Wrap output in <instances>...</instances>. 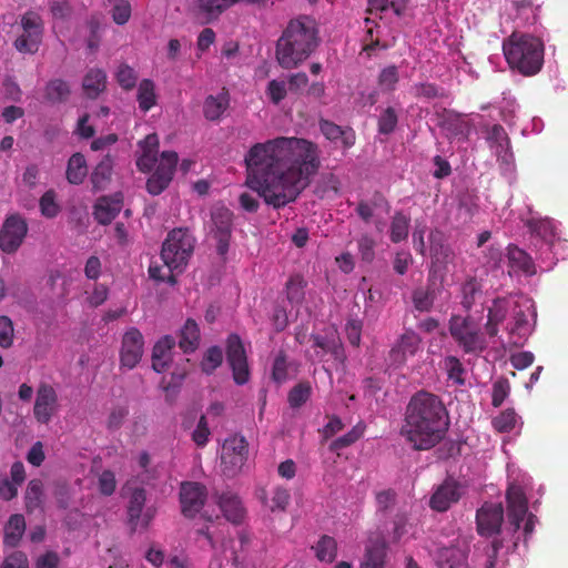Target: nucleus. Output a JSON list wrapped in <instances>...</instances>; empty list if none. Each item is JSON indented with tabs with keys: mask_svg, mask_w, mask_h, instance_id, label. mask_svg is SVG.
I'll return each instance as SVG.
<instances>
[{
	"mask_svg": "<svg viewBox=\"0 0 568 568\" xmlns=\"http://www.w3.org/2000/svg\"><path fill=\"white\" fill-rule=\"evenodd\" d=\"M26 531V520L20 514L9 517L4 526L3 545L7 547H17Z\"/></svg>",
	"mask_w": 568,
	"mask_h": 568,
	"instance_id": "31",
	"label": "nucleus"
},
{
	"mask_svg": "<svg viewBox=\"0 0 568 568\" xmlns=\"http://www.w3.org/2000/svg\"><path fill=\"white\" fill-rule=\"evenodd\" d=\"M175 346L174 337L165 335L160 338L152 351V368L156 373L165 372L171 363V352Z\"/></svg>",
	"mask_w": 568,
	"mask_h": 568,
	"instance_id": "26",
	"label": "nucleus"
},
{
	"mask_svg": "<svg viewBox=\"0 0 568 568\" xmlns=\"http://www.w3.org/2000/svg\"><path fill=\"white\" fill-rule=\"evenodd\" d=\"M444 274H437L436 270H430L425 287H417L412 292V302L414 308L422 313H428L433 310L434 303L444 291Z\"/></svg>",
	"mask_w": 568,
	"mask_h": 568,
	"instance_id": "11",
	"label": "nucleus"
},
{
	"mask_svg": "<svg viewBox=\"0 0 568 568\" xmlns=\"http://www.w3.org/2000/svg\"><path fill=\"white\" fill-rule=\"evenodd\" d=\"M375 240L368 234H362L357 240L358 254L363 262L372 263L375 258Z\"/></svg>",
	"mask_w": 568,
	"mask_h": 568,
	"instance_id": "53",
	"label": "nucleus"
},
{
	"mask_svg": "<svg viewBox=\"0 0 568 568\" xmlns=\"http://www.w3.org/2000/svg\"><path fill=\"white\" fill-rule=\"evenodd\" d=\"M43 498V484L40 479H32L29 481L26 490V508L29 513L34 511L42 505Z\"/></svg>",
	"mask_w": 568,
	"mask_h": 568,
	"instance_id": "43",
	"label": "nucleus"
},
{
	"mask_svg": "<svg viewBox=\"0 0 568 568\" xmlns=\"http://www.w3.org/2000/svg\"><path fill=\"white\" fill-rule=\"evenodd\" d=\"M316 557L321 561L332 562L337 555V544L333 537L323 536L314 547Z\"/></svg>",
	"mask_w": 568,
	"mask_h": 568,
	"instance_id": "46",
	"label": "nucleus"
},
{
	"mask_svg": "<svg viewBox=\"0 0 568 568\" xmlns=\"http://www.w3.org/2000/svg\"><path fill=\"white\" fill-rule=\"evenodd\" d=\"M320 42L316 21L308 16L290 20L276 42V60L283 69H294L303 63Z\"/></svg>",
	"mask_w": 568,
	"mask_h": 568,
	"instance_id": "3",
	"label": "nucleus"
},
{
	"mask_svg": "<svg viewBox=\"0 0 568 568\" xmlns=\"http://www.w3.org/2000/svg\"><path fill=\"white\" fill-rule=\"evenodd\" d=\"M113 160L110 155H105L93 169L90 181L94 192L105 190L112 180Z\"/></svg>",
	"mask_w": 568,
	"mask_h": 568,
	"instance_id": "29",
	"label": "nucleus"
},
{
	"mask_svg": "<svg viewBox=\"0 0 568 568\" xmlns=\"http://www.w3.org/2000/svg\"><path fill=\"white\" fill-rule=\"evenodd\" d=\"M145 500L146 493L143 488H134L132 490L128 506L129 523L132 526V530L138 528Z\"/></svg>",
	"mask_w": 568,
	"mask_h": 568,
	"instance_id": "36",
	"label": "nucleus"
},
{
	"mask_svg": "<svg viewBox=\"0 0 568 568\" xmlns=\"http://www.w3.org/2000/svg\"><path fill=\"white\" fill-rule=\"evenodd\" d=\"M291 500V494L288 489L277 486L272 491L271 504L268 508L271 511H284Z\"/></svg>",
	"mask_w": 568,
	"mask_h": 568,
	"instance_id": "57",
	"label": "nucleus"
},
{
	"mask_svg": "<svg viewBox=\"0 0 568 568\" xmlns=\"http://www.w3.org/2000/svg\"><path fill=\"white\" fill-rule=\"evenodd\" d=\"M314 347H318L323 353L331 354L336 361L343 362L345 354L341 342L336 338H328L322 335H312Z\"/></svg>",
	"mask_w": 568,
	"mask_h": 568,
	"instance_id": "41",
	"label": "nucleus"
},
{
	"mask_svg": "<svg viewBox=\"0 0 568 568\" xmlns=\"http://www.w3.org/2000/svg\"><path fill=\"white\" fill-rule=\"evenodd\" d=\"M28 233L27 221L19 214L8 216L0 231V248L8 254L14 253Z\"/></svg>",
	"mask_w": 568,
	"mask_h": 568,
	"instance_id": "16",
	"label": "nucleus"
},
{
	"mask_svg": "<svg viewBox=\"0 0 568 568\" xmlns=\"http://www.w3.org/2000/svg\"><path fill=\"white\" fill-rule=\"evenodd\" d=\"M123 194L115 192L112 195L100 196L93 205V216L101 225L110 224L123 207Z\"/></svg>",
	"mask_w": 568,
	"mask_h": 568,
	"instance_id": "24",
	"label": "nucleus"
},
{
	"mask_svg": "<svg viewBox=\"0 0 568 568\" xmlns=\"http://www.w3.org/2000/svg\"><path fill=\"white\" fill-rule=\"evenodd\" d=\"M82 87L88 98H98L106 88V73L99 68L90 69L83 78Z\"/></svg>",
	"mask_w": 568,
	"mask_h": 568,
	"instance_id": "30",
	"label": "nucleus"
},
{
	"mask_svg": "<svg viewBox=\"0 0 568 568\" xmlns=\"http://www.w3.org/2000/svg\"><path fill=\"white\" fill-rule=\"evenodd\" d=\"M226 359L233 373V379L237 385L248 382L250 369L246 353L242 339L236 334H231L226 343Z\"/></svg>",
	"mask_w": 568,
	"mask_h": 568,
	"instance_id": "13",
	"label": "nucleus"
},
{
	"mask_svg": "<svg viewBox=\"0 0 568 568\" xmlns=\"http://www.w3.org/2000/svg\"><path fill=\"white\" fill-rule=\"evenodd\" d=\"M212 233L216 240V251L221 256L229 252L233 230V213L225 206H216L212 210Z\"/></svg>",
	"mask_w": 568,
	"mask_h": 568,
	"instance_id": "14",
	"label": "nucleus"
},
{
	"mask_svg": "<svg viewBox=\"0 0 568 568\" xmlns=\"http://www.w3.org/2000/svg\"><path fill=\"white\" fill-rule=\"evenodd\" d=\"M20 26L22 33L14 40L13 47L20 53L34 54L43 38L42 18L37 12L29 10L21 16Z\"/></svg>",
	"mask_w": 568,
	"mask_h": 568,
	"instance_id": "8",
	"label": "nucleus"
},
{
	"mask_svg": "<svg viewBox=\"0 0 568 568\" xmlns=\"http://www.w3.org/2000/svg\"><path fill=\"white\" fill-rule=\"evenodd\" d=\"M179 155L174 151L161 153L160 162L146 181V190L151 195L161 194L171 183L176 170Z\"/></svg>",
	"mask_w": 568,
	"mask_h": 568,
	"instance_id": "10",
	"label": "nucleus"
},
{
	"mask_svg": "<svg viewBox=\"0 0 568 568\" xmlns=\"http://www.w3.org/2000/svg\"><path fill=\"white\" fill-rule=\"evenodd\" d=\"M388 544L382 532L372 534L365 546L359 568H386Z\"/></svg>",
	"mask_w": 568,
	"mask_h": 568,
	"instance_id": "21",
	"label": "nucleus"
},
{
	"mask_svg": "<svg viewBox=\"0 0 568 568\" xmlns=\"http://www.w3.org/2000/svg\"><path fill=\"white\" fill-rule=\"evenodd\" d=\"M88 175V165L87 160L82 153H74L70 156L65 178L70 184L79 185L81 184L85 176Z\"/></svg>",
	"mask_w": 568,
	"mask_h": 568,
	"instance_id": "34",
	"label": "nucleus"
},
{
	"mask_svg": "<svg viewBox=\"0 0 568 568\" xmlns=\"http://www.w3.org/2000/svg\"><path fill=\"white\" fill-rule=\"evenodd\" d=\"M217 504L221 511L229 521L234 524L242 521L244 517V508L236 495L230 491L222 493L217 496Z\"/></svg>",
	"mask_w": 568,
	"mask_h": 568,
	"instance_id": "28",
	"label": "nucleus"
},
{
	"mask_svg": "<svg viewBox=\"0 0 568 568\" xmlns=\"http://www.w3.org/2000/svg\"><path fill=\"white\" fill-rule=\"evenodd\" d=\"M306 282L300 274L292 275L285 285L286 298L292 305H300L305 297Z\"/></svg>",
	"mask_w": 568,
	"mask_h": 568,
	"instance_id": "40",
	"label": "nucleus"
},
{
	"mask_svg": "<svg viewBox=\"0 0 568 568\" xmlns=\"http://www.w3.org/2000/svg\"><path fill=\"white\" fill-rule=\"evenodd\" d=\"M312 394V387L308 382H300L288 393L287 400L292 408H298L304 405Z\"/></svg>",
	"mask_w": 568,
	"mask_h": 568,
	"instance_id": "47",
	"label": "nucleus"
},
{
	"mask_svg": "<svg viewBox=\"0 0 568 568\" xmlns=\"http://www.w3.org/2000/svg\"><path fill=\"white\" fill-rule=\"evenodd\" d=\"M526 226L531 234H535L542 240H548L554 236V226L550 219H535L527 220Z\"/></svg>",
	"mask_w": 568,
	"mask_h": 568,
	"instance_id": "48",
	"label": "nucleus"
},
{
	"mask_svg": "<svg viewBox=\"0 0 568 568\" xmlns=\"http://www.w3.org/2000/svg\"><path fill=\"white\" fill-rule=\"evenodd\" d=\"M149 275L152 280L156 282H166L171 285H174L176 283L174 272H169V268L165 266V264L163 266L158 264H151L149 266Z\"/></svg>",
	"mask_w": 568,
	"mask_h": 568,
	"instance_id": "63",
	"label": "nucleus"
},
{
	"mask_svg": "<svg viewBox=\"0 0 568 568\" xmlns=\"http://www.w3.org/2000/svg\"><path fill=\"white\" fill-rule=\"evenodd\" d=\"M481 283L476 277H468L462 285L460 304L466 311H469L476 300L481 295Z\"/></svg>",
	"mask_w": 568,
	"mask_h": 568,
	"instance_id": "42",
	"label": "nucleus"
},
{
	"mask_svg": "<svg viewBox=\"0 0 568 568\" xmlns=\"http://www.w3.org/2000/svg\"><path fill=\"white\" fill-rule=\"evenodd\" d=\"M444 367L449 379L454 381L460 386L465 384V378L463 377L465 368L456 356H447L444 359Z\"/></svg>",
	"mask_w": 568,
	"mask_h": 568,
	"instance_id": "51",
	"label": "nucleus"
},
{
	"mask_svg": "<svg viewBox=\"0 0 568 568\" xmlns=\"http://www.w3.org/2000/svg\"><path fill=\"white\" fill-rule=\"evenodd\" d=\"M503 52L509 68L524 77L536 75L544 65V43L528 33L513 32L503 41Z\"/></svg>",
	"mask_w": 568,
	"mask_h": 568,
	"instance_id": "5",
	"label": "nucleus"
},
{
	"mask_svg": "<svg viewBox=\"0 0 568 568\" xmlns=\"http://www.w3.org/2000/svg\"><path fill=\"white\" fill-rule=\"evenodd\" d=\"M494 428L499 433H508L516 426V413L514 409H506L493 419Z\"/></svg>",
	"mask_w": 568,
	"mask_h": 568,
	"instance_id": "55",
	"label": "nucleus"
},
{
	"mask_svg": "<svg viewBox=\"0 0 568 568\" xmlns=\"http://www.w3.org/2000/svg\"><path fill=\"white\" fill-rule=\"evenodd\" d=\"M466 487L453 477H447L434 490L429 507L438 513L447 511L452 505L457 504L465 494Z\"/></svg>",
	"mask_w": 568,
	"mask_h": 568,
	"instance_id": "15",
	"label": "nucleus"
},
{
	"mask_svg": "<svg viewBox=\"0 0 568 568\" xmlns=\"http://www.w3.org/2000/svg\"><path fill=\"white\" fill-rule=\"evenodd\" d=\"M227 92H221L217 95H209L204 100L203 114L209 121H217L229 106Z\"/></svg>",
	"mask_w": 568,
	"mask_h": 568,
	"instance_id": "33",
	"label": "nucleus"
},
{
	"mask_svg": "<svg viewBox=\"0 0 568 568\" xmlns=\"http://www.w3.org/2000/svg\"><path fill=\"white\" fill-rule=\"evenodd\" d=\"M245 164L246 184L257 196L242 193L241 207L255 213L262 197L267 205L281 209L297 199L318 170V150L305 139L280 136L251 146Z\"/></svg>",
	"mask_w": 568,
	"mask_h": 568,
	"instance_id": "1",
	"label": "nucleus"
},
{
	"mask_svg": "<svg viewBox=\"0 0 568 568\" xmlns=\"http://www.w3.org/2000/svg\"><path fill=\"white\" fill-rule=\"evenodd\" d=\"M144 338L136 327H130L122 337L120 352L121 365L132 369L141 361L143 355Z\"/></svg>",
	"mask_w": 568,
	"mask_h": 568,
	"instance_id": "18",
	"label": "nucleus"
},
{
	"mask_svg": "<svg viewBox=\"0 0 568 568\" xmlns=\"http://www.w3.org/2000/svg\"><path fill=\"white\" fill-rule=\"evenodd\" d=\"M60 408L55 388L45 382H41L36 392L33 417L40 424H49Z\"/></svg>",
	"mask_w": 568,
	"mask_h": 568,
	"instance_id": "12",
	"label": "nucleus"
},
{
	"mask_svg": "<svg viewBox=\"0 0 568 568\" xmlns=\"http://www.w3.org/2000/svg\"><path fill=\"white\" fill-rule=\"evenodd\" d=\"M131 12V4L128 0H115L111 10L113 21L120 26L129 21Z\"/></svg>",
	"mask_w": 568,
	"mask_h": 568,
	"instance_id": "59",
	"label": "nucleus"
},
{
	"mask_svg": "<svg viewBox=\"0 0 568 568\" xmlns=\"http://www.w3.org/2000/svg\"><path fill=\"white\" fill-rule=\"evenodd\" d=\"M195 239L186 227L169 232L161 251V258L169 272L182 273L193 254Z\"/></svg>",
	"mask_w": 568,
	"mask_h": 568,
	"instance_id": "6",
	"label": "nucleus"
},
{
	"mask_svg": "<svg viewBox=\"0 0 568 568\" xmlns=\"http://www.w3.org/2000/svg\"><path fill=\"white\" fill-rule=\"evenodd\" d=\"M449 334L466 354L479 355L487 348V341L478 324L470 316L453 315Z\"/></svg>",
	"mask_w": 568,
	"mask_h": 568,
	"instance_id": "7",
	"label": "nucleus"
},
{
	"mask_svg": "<svg viewBox=\"0 0 568 568\" xmlns=\"http://www.w3.org/2000/svg\"><path fill=\"white\" fill-rule=\"evenodd\" d=\"M399 75L395 65L384 68L378 75V85L383 91H394L398 83Z\"/></svg>",
	"mask_w": 568,
	"mask_h": 568,
	"instance_id": "54",
	"label": "nucleus"
},
{
	"mask_svg": "<svg viewBox=\"0 0 568 568\" xmlns=\"http://www.w3.org/2000/svg\"><path fill=\"white\" fill-rule=\"evenodd\" d=\"M288 376V364L286 359V355L283 351H281L273 363L272 368V378L281 384L287 379Z\"/></svg>",
	"mask_w": 568,
	"mask_h": 568,
	"instance_id": "60",
	"label": "nucleus"
},
{
	"mask_svg": "<svg viewBox=\"0 0 568 568\" xmlns=\"http://www.w3.org/2000/svg\"><path fill=\"white\" fill-rule=\"evenodd\" d=\"M320 129L324 136L332 141H341L345 149H348L355 144V132L352 128H342L329 120H321Z\"/></svg>",
	"mask_w": 568,
	"mask_h": 568,
	"instance_id": "27",
	"label": "nucleus"
},
{
	"mask_svg": "<svg viewBox=\"0 0 568 568\" xmlns=\"http://www.w3.org/2000/svg\"><path fill=\"white\" fill-rule=\"evenodd\" d=\"M223 362V353L219 346L210 347L201 363L202 371L212 374Z\"/></svg>",
	"mask_w": 568,
	"mask_h": 568,
	"instance_id": "52",
	"label": "nucleus"
},
{
	"mask_svg": "<svg viewBox=\"0 0 568 568\" xmlns=\"http://www.w3.org/2000/svg\"><path fill=\"white\" fill-rule=\"evenodd\" d=\"M248 457V443L244 436L233 435L226 438L221 452L222 471L226 477H234L245 465Z\"/></svg>",
	"mask_w": 568,
	"mask_h": 568,
	"instance_id": "9",
	"label": "nucleus"
},
{
	"mask_svg": "<svg viewBox=\"0 0 568 568\" xmlns=\"http://www.w3.org/2000/svg\"><path fill=\"white\" fill-rule=\"evenodd\" d=\"M136 100L143 112L150 111L156 104L155 84L150 79H143L138 87Z\"/></svg>",
	"mask_w": 568,
	"mask_h": 568,
	"instance_id": "39",
	"label": "nucleus"
},
{
	"mask_svg": "<svg viewBox=\"0 0 568 568\" xmlns=\"http://www.w3.org/2000/svg\"><path fill=\"white\" fill-rule=\"evenodd\" d=\"M211 432L207 425L206 417L202 415L197 422L195 429L192 433V440L197 447H204L210 438Z\"/></svg>",
	"mask_w": 568,
	"mask_h": 568,
	"instance_id": "62",
	"label": "nucleus"
},
{
	"mask_svg": "<svg viewBox=\"0 0 568 568\" xmlns=\"http://www.w3.org/2000/svg\"><path fill=\"white\" fill-rule=\"evenodd\" d=\"M428 240L429 255L433 264L432 270H436L437 274L443 273L445 275L446 265L454 261V251L448 244L445 243L444 234L439 230L430 231Z\"/></svg>",
	"mask_w": 568,
	"mask_h": 568,
	"instance_id": "22",
	"label": "nucleus"
},
{
	"mask_svg": "<svg viewBox=\"0 0 568 568\" xmlns=\"http://www.w3.org/2000/svg\"><path fill=\"white\" fill-rule=\"evenodd\" d=\"M398 123V114L393 106H387L378 116V132L384 135L393 133Z\"/></svg>",
	"mask_w": 568,
	"mask_h": 568,
	"instance_id": "49",
	"label": "nucleus"
},
{
	"mask_svg": "<svg viewBox=\"0 0 568 568\" xmlns=\"http://www.w3.org/2000/svg\"><path fill=\"white\" fill-rule=\"evenodd\" d=\"M13 322L7 315H0V347L10 348L13 344Z\"/></svg>",
	"mask_w": 568,
	"mask_h": 568,
	"instance_id": "58",
	"label": "nucleus"
},
{
	"mask_svg": "<svg viewBox=\"0 0 568 568\" xmlns=\"http://www.w3.org/2000/svg\"><path fill=\"white\" fill-rule=\"evenodd\" d=\"M39 207L41 215L45 219H54L61 212V205L57 201V193L54 190L50 189L45 191L40 200Z\"/></svg>",
	"mask_w": 568,
	"mask_h": 568,
	"instance_id": "45",
	"label": "nucleus"
},
{
	"mask_svg": "<svg viewBox=\"0 0 568 568\" xmlns=\"http://www.w3.org/2000/svg\"><path fill=\"white\" fill-rule=\"evenodd\" d=\"M366 429V425L363 422L357 423L349 432L345 435L337 437L334 439L331 445V450H339L346 448L354 443H356L361 437H363Z\"/></svg>",
	"mask_w": 568,
	"mask_h": 568,
	"instance_id": "44",
	"label": "nucleus"
},
{
	"mask_svg": "<svg viewBox=\"0 0 568 568\" xmlns=\"http://www.w3.org/2000/svg\"><path fill=\"white\" fill-rule=\"evenodd\" d=\"M116 80L122 89L129 91L135 87L138 74L130 65L121 64L116 72Z\"/></svg>",
	"mask_w": 568,
	"mask_h": 568,
	"instance_id": "56",
	"label": "nucleus"
},
{
	"mask_svg": "<svg viewBox=\"0 0 568 568\" xmlns=\"http://www.w3.org/2000/svg\"><path fill=\"white\" fill-rule=\"evenodd\" d=\"M530 308V305L524 306L520 304H515L511 307L507 298H495L487 310L486 334L489 337H497L499 325L506 321L508 313L511 312V318L505 327L508 334V344L516 347L523 346L532 331L528 318Z\"/></svg>",
	"mask_w": 568,
	"mask_h": 568,
	"instance_id": "4",
	"label": "nucleus"
},
{
	"mask_svg": "<svg viewBox=\"0 0 568 568\" xmlns=\"http://www.w3.org/2000/svg\"><path fill=\"white\" fill-rule=\"evenodd\" d=\"M71 91L68 82L62 79L50 80L44 88V100L50 104L63 103L69 99Z\"/></svg>",
	"mask_w": 568,
	"mask_h": 568,
	"instance_id": "35",
	"label": "nucleus"
},
{
	"mask_svg": "<svg viewBox=\"0 0 568 568\" xmlns=\"http://www.w3.org/2000/svg\"><path fill=\"white\" fill-rule=\"evenodd\" d=\"M448 426V412L439 396L419 390L406 406L399 434L415 450H428L444 439Z\"/></svg>",
	"mask_w": 568,
	"mask_h": 568,
	"instance_id": "2",
	"label": "nucleus"
},
{
	"mask_svg": "<svg viewBox=\"0 0 568 568\" xmlns=\"http://www.w3.org/2000/svg\"><path fill=\"white\" fill-rule=\"evenodd\" d=\"M410 219L398 211L392 217L389 226V240L393 243H400L408 237Z\"/></svg>",
	"mask_w": 568,
	"mask_h": 568,
	"instance_id": "38",
	"label": "nucleus"
},
{
	"mask_svg": "<svg viewBox=\"0 0 568 568\" xmlns=\"http://www.w3.org/2000/svg\"><path fill=\"white\" fill-rule=\"evenodd\" d=\"M207 493L204 485L195 481L181 484L180 503L185 517H194L204 506Z\"/></svg>",
	"mask_w": 568,
	"mask_h": 568,
	"instance_id": "19",
	"label": "nucleus"
},
{
	"mask_svg": "<svg viewBox=\"0 0 568 568\" xmlns=\"http://www.w3.org/2000/svg\"><path fill=\"white\" fill-rule=\"evenodd\" d=\"M422 338L412 328H406L389 351V358L394 364L402 365L408 356H414L420 347Z\"/></svg>",
	"mask_w": 568,
	"mask_h": 568,
	"instance_id": "23",
	"label": "nucleus"
},
{
	"mask_svg": "<svg viewBox=\"0 0 568 568\" xmlns=\"http://www.w3.org/2000/svg\"><path fill=\"white\" fill-rule=\"evenodd\" d=\"M200 343V328L196 322L187 318L180 332L179 346L185 353L194 352Z\"/></svg>",
	"mask_w": 568,
	"mask_h": 568,
	"instance_id": "32",
	"label": "nucleus"
},
{
	"mask_svg": "<svg viewBox=\"0 0 568 568\" xmlns=\"http://www.w3.org/2000/svg\"><path fill=\"white\" fill-rule=\"evenodd\" d=\"M508 523L516 536L528 514V500L519 485L511 484L506 491Z\"/></svg>",
	"mask_w": 568,
	"mask_h": 568,
	"instance_id": "17",
	"label": "nucleus"
},
{
	"mask_svg": "<svg viewBox=\"0 0 568 568\" xmlns=\"http://www.w3.org/2000/svg\"><path fill=\"white\" fill-rule=\"evenodd\" d=\"M0 568H29V560L23 551L14 550L4 557Z\"/></svg>",
	"mask_w": 568,
	"mask_h": 568,
	"instance_id": "64",
	"label": "nucleus"
},
{
	"mask_svg": "<svg viewBox=\"0 0 568 568\" xmlns=\"http://www.w3.org/2000/svg\"><path fill=\"white\" fill-rule=\"evenodd\" d=\"M506 256L510 275L532 276L536 274V265L531 256L517 245L510 244L507 247Z\"/></svg>",
	"mask_w": 568,
	"mask_h": 568,
	"instance_id": "25",
	"label": "nucleus"
},
{
	"mask_svg": "<svg viewBox=\"0 0 568 568\" xmlns=\"http://www.w3.org/2000/svg\"><path fill=\"white\" fill-rule=\"evenodd\" d=\"M488 142L497 148L496 153L499 155L504 150L509 146V138L500 124H494L488 131Z\"/></svg>",
	"mask_w": 568,
	"mask_h": 568,
	"instance_id": "50",
	"label": "nucleus"
},
{
	"mask_svg": "<svg viewBox=\"0 0 568 568\" xmlns=\"http://www.w3.org/2000/svg\"><path fill=\"white\" fill-rule=\"evenodd\" d=\"M503 520L501 504L485 503L476 513L477 531L484 537L496 535L500 531Z\"/></svg>",
	"mask_w": 568,
	"mask_h": 568,
	"instance_id": "20",
	"label": "nucleus"
},
{
	"mask_svg": "<svg viewBox=\"0 0 568 568\" xmlns=\"http://www.w3.org/2000/svg\"><path fill=\"white\" fill-rule=\"evenodd\" d=\"M384 205H388L387 200L381 192H375L371 200L358 201L355 211L364 223H369L374 216V211Z\"/></svg>",
	"mask_w": 568,
	"mask_h": 568,
	"instance_id": "37",
	"label": "nucleus"
},
{
	"mask_svg": "<svg viewBox=\"0 0 568 568\" xmlns=\"http://www.w3.org/2000/svg\"><path fill=\"white\" fill-rule=\"evenodd\" d=\"M414 93L417 98L435 99L445 97V92L442 88L435 83H418L414 85Z\"/></svg>",
	"mask_w": 568,
	"mask_h": 568,
	"instance_id": "61",
	"label": "nucleus"
}]
</instances>
